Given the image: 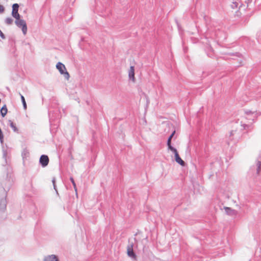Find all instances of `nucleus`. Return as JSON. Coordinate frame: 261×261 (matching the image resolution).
Masks as SVG:
<instances>
[{
  "label": "nucleus",
  "instance_id": "nucleus-8",
  "mask_svg": "<svg viewBox=\"0 0 261 261\" xmlns=\"http://www.w3.org/2000/svg\"><path fill=\"white\" fill-rule=\"evenodd\" d=\"M225 213L227 215L230 216H236L238 214V212L235 210L232 209L230 207L224 206V207Z\"/></svg>",
  "mask_w": 261,
  "mask_h": 261
},
{
  "label": "nucleus",
  "instance_id": "nucleus-1",
  "mask_svg": "<svg viewBox=\"0 0 261 261\" xmlns=\"http://www.w3.org/2000/svg\"><path fill=\"white\" fill-rule=\"evenodd\" d=\"M2 185L4 190V194L3 197L0 200V210L2 211L6 209L7 206V193L9 190L11 186V181L10 179H6L2 183Z\"/></svg>",
  "mask_w": 261,
  "mask_h": 261
},
{
  "label": "nucleus",
  "instance_id": "nucleus-19",
  "mask_svg": "<svg viewBox=\"0 0 261 261\" xmlns=\"http://www.w3.org/2000/svg\"><path fill=\"white\" fill-rule=\"evenodd\" d=\"M13 20L11 17H7L5 20V22L8 25H11L13 23Z\"/></svg>",
  "mask_w": 261,
  "mask_h": 261
},
{
  "label": "nucleus",
  "instance_id": "nucleus-22",
  "mask_svg": "<svg viewBox=\"0 0 261 261\" xmlns=\"http://www.w3.org/2000/svg\"><path fill=\"white\" fill-rule=\"evenodd\" d=\"M241 126L243 127L244 129L250 130L251 129V125L249 124H243Z\"/></svg>",
  "mask_w": 261,
  "mask_h": 261
},
{
  "label": "nucleus",
  "instance_id": "nucleus-9",
  "mask_svg": "<svg viewBox=\"0 0 261 261\" xmlns=\"http://www.w3.org/2000/svg\"><path fill=\"white\" fill-rule=\"evenodd\" d=\"M245 114L248 116L247 119L252 120L253 121L254 120V119L256 117V115L254 114V112H252L250 111H246Z\"/></svg>",
  "mask_w": 261,
  "mask_h": 261
},
{
  "label": "nucleus",
  "instance_id": "nucleus-5",
  "mask_svg": "<svg viewBox=\"0 0 261 261\" xmlns=\"http://www.w3.org/2000/svg\"><path fill=\"white\" fill-rule=\"evenodd\" d=\"M19 5L17 3L12 5V11L11 13L12 16L15 19L20 17V15L18 13Z\"/></svg>",
  "mask_w": 261,
  "mask_h": 261
},
{
  "label": "nucleus",
  "instance_id": "nucleus-3",
  "mask_svg": "<svg viewBox=\"0 0 261 261\" xmlns=\"http://www.w3.org/2000/svg\"><path fill=\"white\" fill-rule=\"evenodd\" d=\"M56 68L59 70L61 74L64 75L66 80H68L69 79V74L67 71L66 67L63 63L61 62H58L56 65Z\"/></svg>",
  "mask_w": 261,
  "mask_h": 261
},
{
  "label": "nucleus",
  "instance_id": "nucleus-31",
  "mask_svg": "<svg viewBox=\"0 0 261 261\" xmlns=\"http://www.w3.org/2000/svg\"><path fill=\"white\" fill-rule=\"evenodd\" d=\"M50 114H51V111H50L49 113V115H50Z\"/></svg>",
  "mask_w": 261,
  "mask_h": 261
},
{
  "label": "nucleus",
  "instance_id": "nucleus-15",
  "mask_svg": "<svg viewBox=\"0 0 261 261\" xmlns=\"http://www.w3.org/2000/svg\"><path fill=\"white\" fill-rule=\"evenodd\" d=\"M7 108L6 105H4L1 110V114L3 117H5L7 113Z\"/></svg>",
  "mask_w": 261,
  "mask_h": 261
},
{
  "label": "nucleus",
  "instance_id": "nucleus-4",
  "mask_svg": "<svg viewBox=\"0 0 261 261\" xmlns=\"http://www.w3.org/2000/svg\"><path fill=\"white\" fill-rule=\"evenodd\" d=\"M240 136V133L239 132L236 130H232L229 133V141L228 142V144H230V142L234 141V142H237L239 139Z\"/></svg>",
  "mask_w": 261,
  "mask_h": 261
},
{
  "label": "nucleus",
  "instance_id": "nucleus-28",
  "mask_svg": "<svg viewBox=\"0 0 261 261\" xmlns=\"http://www.w3.org/2000/svg\"><path fill=\"white\" fill-rule=\"evenodd\" d=\"M252 0H245V3L247 4V7H248V4L249 3L251 2Z\"/></svg>",
  "mask_w": 261,
  "mask_h": 261
},
{
  "label": "nucleus",
  "instance_id": "nucleus-13",
  "mask_svg": "<svg viewBox=\"0 0 261 261\" xmlns=\"http://www.w3.org/2000/svg\"><path fill=\"white\" fill-rule=\"evenodd\" d=\"M128 75H129V79H132L133 80H134V79H135V69H134V66H131L130 67Z\"/></svg>",
  "mask_w": 261,
  "mask_h": 261
},
{
  "label": "nucleus",
  "instance_id": "nucleus-29",
  "mask_svg": "<svg viewBox=\"0 0 261 261\" xmlns=\"http://www.w3.org/2000/svg\"><path fill=\"white\" fill-rule=\"evenodd\" d=\"M207 56H208L210 57H212L213 56V53H210V54H207Z\"/></svg>",
  "mask_w": 261,
  "mask_h": 261
},
{
  "label": "nucleus",
  "instance_id": "nucleus-10",
  "mask_svg": "<svg viewBox=\"0 0 261 261\" xmlns=\"http://www.w3.org/2000/svg\"><path fill=\"white\" fill-rule=\"evenodd\" d=\"M127 252L128 256L131 257H135L136 255L133 251V245H128L127 248Z\"/></svg>",
  "mask_w": 261,
  "mask_h": 261
},
{
  "label": "nucleus",
  "instance_id": "nucleus-21",
  "mask_svg": "<svg viewBox=\"0 0 261 261\" xmlns=\"http://www.w3.org/2000/svg\"><path fill=\"white\" fill-rule=\"evenodd\" d=\"M7 150L3 149V158L5 159L6 164H7Z\"/></svg>",
  "mask_w": 261,
  "mask_h": 261
},
{
  "label": "nucleus",
  "instance_id": "nucleus-2",
  "mask_svg": "<svg viewBox=\"0 0 261 261\" xmlns=\"http://www.w3.org/2000/svg\"><path fill=\"white\" fill-rule=\"evenodd\" d=\"M15 23L17 27H18L19 28H21L23 35H26L28 29L27 23L25 20L20 19V17H18L17 19H16Z\"/></svg>",
  "mask_w": 261,
  "mask_h": 261
},
{
  "label": "nucleus",
  "instance_id": "nucleus-7",
  "mask_svg": "<svg viewBox=\"0 0 261 261\" xmlns=\"http://www.w3.org/2000/svg\"><path fill=\"white\" fill-rule=\"evenodd\" d=\"M243 7L245 8V6L243 5L242 3H241V2L238 0L233 1L231 5V7L233 9L237 8L241 9ZM244 9L245 10V8Z\"/></svg>",
  "mask_w": 261,
  "mask_h": 261
},
{
  "label": "nucleus",
  "instance_id": "nucleus-11",
  "mask_svg": "<svg viewBox=\"0 0 261 261\" xmlns=\"http://www.w3.org/2000/svg\"><path fill=\"white\" fill-rule=\"evenodd\" d=\"M43 261H59L55 255H50L44 257Z\"/></svg>",
  "mask_w": 261,
  "mask_h": 261
},
{
  "label": "nucleus",
  "instance_id": "nucleus-17",
  "mask_svg": "<svg viewBox=\"0 0 261 261\" xmlns=\"http://www.w3.org/2000/svg\"><path fill=\"white\" fill-rule=\"evenodd\" d=\"M19 95H20L21 100V101H22V103L23 105V109L24 110H26L27 106V103H26V102L25 100V98H24V96L22 95H21L20 93H19Z\"/></svg>",
  "mask_w": 261,
  "mask_h": 261
},
{
  "label": "nucleus",
  "instance_id": "nucleus-6",
  "mask_svg": "<svg viewBox=\"0 0 261 261\" xmlns=\"http://www.w3.org/2000/svg\"><path fill=\"white\" fill-rule=\"evenodd\" d=\"M49 163V158L46 155H41L39 159V163L42 167H46Z\"/></svg>",
  "mask_w": 261,
  "mask_h": 261
},
{
  "label": "nucleus",
  "instance_id": "nucleus-23",
  "mask_svg": "<svg viewBox=\"0 0 261 261\" xmlns=\"http://www.w3.org/2000/svg\"><path fill=\"white\" fill-rule=\"evenodd\" d=\"M70 180L71 181V182H72L73 187H74V189H75V191H76V185H75V182L74 180V179L72 177H70Z\"/></svg>",
  "mask_w": 261,
  "mask_h": 261
},
{
  "label": "nucleus",
  "instance_id": "nucleus-26",
  "mask_svg": "<svg viewBox=\"0 0 261 261\" xmlns=\"http://www.w3.org/2000/svg\"><path fill=\"white\" fill-rule=\"evenodd\" d=\"M55 181H56L55 178H53L52 179V182H53V184L54 185V188L57 191L56 187L55 185Z\"/></svg>",
  "mask_w": 261,
  "mask_h": 261
},
{
  "label": "nucleus",
  "instance_id": "nucleus-24",
  "mask_svg": "<svg viewBox=\"0 0 261 261\" xmlns=\"http://www.w3.org/2000/svg\"><path fill=\"white\" fill-rule=\"evenodd\" d=\"M29 153V152L27 150H24L22 153V156L23 158H24V156H27Z\"/></svg>",
  "mask_w": 261,
  "mask_h": 261
},
{
  "label": "nucleus",
  "instance_id": "nucleus-30",
  "mask_svg": "<svg viewBox=\"0 0 261 261\" xmlns=\"http://www.w3.org/2000/svg\"><path fill=\"white\" fill-rule=\"evenodd\" d=\"M236 54H237V56H239L240 55V54H239V53H236Z\"/></svg>",
  "mask_w": 261,
  "mask_h": 261
},
{
  "label": "nucleus",
  "instance_id": "nucleus-16",
  "mask_svg": "<svg viewBox=\"0 0 261 261\" xmlns=\"http://www.w3.org/2000/svg\"><path fill=\"white\" fill-rule=\"evenodd\" d=\"M256 174L258 175L261 170V162L259 161H257L256 164Z\"/></svg>",
  "mask_w": 261,
  "mask_h": 261
},
{
  "label": "nucleus",
  "instance_id": "nucleus-20",
  "mask_svg": "<svg viewBox=\"0 0 261 261\" xmlns=\"http://www.w3.org/2000/svg\"><path fill=\"white\" fill-rule=\"evenodd\" d=\"M175 133V131H173L172 133L169 136V137L168 138L167 144H171V139L172 137H173L174 134Z\"/></svg>",
  "mask_w": 261,
  "mask_h": 261
},
{
  "label": "nucleus",
  "instance_id": "nucleus-12",
  "mask_svg": "<svg viewBox=\"0 0 261 261\" xmlns=\"http://www.w3.org/2000/svg\"><path fill=\"white\" fill-rule=\"evenodd\" d=\"M175 155V161L181 166H184L185 164V162L180 158L178 153H176Z\"/></svg>",
  "mask_w": 261,
  "mask_h": 261
},
{
  "label": "nucleus",
  "instance_id": "nucleus-27",
  "mask_svg": "<svg viewBox=\"0 0 261 261\" xmlns=\"http://www.w3.org/2000/svg\"><path fill=\"white\" fill-rule=\"evenodd\" d=\"M0 37H1L2 39H5V38H6V37H5V35H4V33L1 31V30H0Z\"/></svg>",
  "mask_w": 261,
  "mask_h": 261
},
{
  "label": "nucleus",
  "instance_id": "nucleus-25",
  "mask_svg": "<svg viewBox=\"0 0 261 261\" xmlns=\"http://www.w3.org/2000/svg\"><path fill=\"white\" fill-rule=\"evenodd\" d=\"M5 11V8L2 5H0V13H3Z\"/></svg>",
  "mask_w": 261,
  "mask_h": 261
},
{
  "label": "nucleus",
  "instance_id": "nucleus-14",
  "mask_svg": "<svg viewBox=\"0 0 261 261\" xmlns=\"http://www.w3.org/2000/svg\"><path fill=\"white\" fill-rule=\"evenodd\" d=\"M9 122L10 126L12 128L14 132L18 134L19 130L17 128V127H16L15 124H14L11 120H9Z\"/></svg>",
  "mask_w": 261,
  "mask_h": 261
},
{
  "label": "nucleus",
  "instance_id": "nucleus-18",
  "mask_svg": "<svg viewBox=\"0 0 261 261\" xmlns=\"http://www.w3.org/2000/svg\"><path fill=\"white\" fill-rule=\"evenodd\" d=\"M167 146H168V149H170L171 151H172L174 153V155H175L176 153H178L176 149L174 147H173L171 145V144H167Z\"/></svg>",
  "mask_w": 261,
  "mask_h": 261
}]
</instances>
